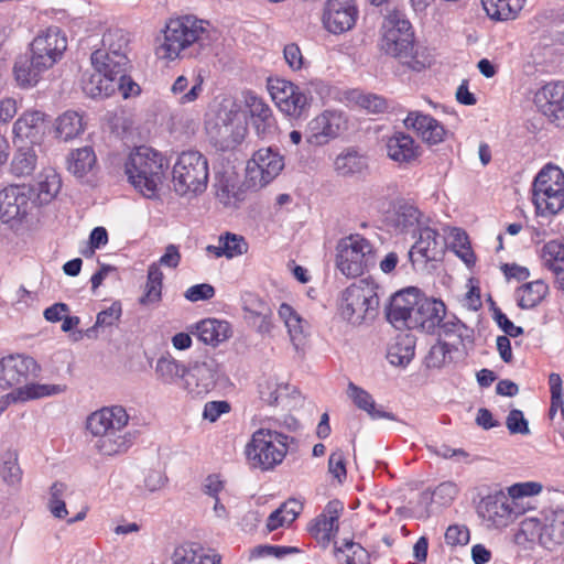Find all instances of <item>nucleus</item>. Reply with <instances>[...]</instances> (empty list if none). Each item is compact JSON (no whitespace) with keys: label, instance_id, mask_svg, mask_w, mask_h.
Returning <instances> with one entry per match:
<instances>
[{"label":"nucleus","instance_id":"obj_1","mask_svg":"<svg viewBox=\"0 0 564 564\" xmlns=\"http://www.w3.org/2000/svg\"><path fill=\"white\" fill-rule=\"evenodd\" d=\"M208 25V22L188 15L170 20L164 30V42L158 47V55L175 59L206 54L213 41Z\"/></svg>","mask_w":564,"mask_h":564},{"label":"nucleus","instance_id":"obj_2","mask_svg":"<svg viewBox=\"0 0 564 564\" xmlns=\"http://www.w3.org/2000/svg\"><path fill=\"white\" fill-rule=\"evenodd\" d=\"M381 50L414 72H422L431 65L425 48L414 45L413 28L405 17L394 11L387 15L381 25Z\"/></svg>","mask_w":564,"mask_h":564},{"label":"nucleus","instance_id":"obj_3","mask_svg":"<svg viewBox=\"0 0 564 564\" xmlns=\"http://www.w3.org/2000/svg\"><path fill=\"white\" fill-rule=\"evenodd\" d=\"M129 414L122 405L105 406L93 412L86 422L87 430L97 438L96 447L102 455H118L127 452L132 435L126 431Z\"/></svg>","mask_w":564,"mask_h":564},{"label":"nucleus","instance_id":"obj_4","mask_svg":"<svg viewBox=\"0 0 564 564\" xmlns=\"http://www.w3.org/2000/svg\"><path fill=\"white\" fill-rule=\"evenodd\" d=\"M169 164L156 150L141 145L134 149L124 163L129 182L144 197L152 198L165 178Z\"/></svg>","mask_w":564,"mask_h":564},{"label":"nucleus","instance_id":"obj_5","mask_svg":"<svg viewBox=\"0 0 564 564\" xmlns=\"http://www.w3.org/2000/svg\"><path fill=\"white\" fill-rule=\"evenodd\" d=\"M294 442V437L284 433L259 429L246 446V456L252 468L271 470L283 462Z\"/></svg>","mask_w":564,"mask_h":564},{"label":"nucleus","instance_id":"obj_6","mask_svg":"<svg viewBox=\"0 0 564 564\" xmlns=\"http://www.w3.org/2000/svg\"><path fill=\"white\" fill-rule=\"evenodd\" d=\"M208 178V161L203 153L188 150L177 156L172 170V183L176 194H202L207 188Z\"/></svg>","mask_w":564,"mask_h":564},{"label":"nucleus","instance_id":"obj_7","mask_svg":"<svg viewBox=\"0 0 564 564\" xmlns=\"http://www.w3.org/2000/svg\"><path fill=\"white\" fill-rule=\"evenodd\" d=\"M532 202L540 216L556 215L564 207V172L546 164L532 184Z\"/></svg>","mask_w":564,"mask_h":564},{"label":"nucleus","instance_id":"obj_8","mask_svg":"<svg viewBox=\"0 0 564 564\" xmlns=\"http://www.w3.org/2000/svg\"><path fill=\"white\" fill-rule=\"evenodd\" d=\"M378 307L379 297L375 288L361 281L343 291L338 310L343 319L352 326H360L375 319Z\"/></svg>","mask_w":564,"mask_h":564},{"label":"nucleus","instance_id":"obj_9","mask_svg":"<svg viewBox=\"0 0 564 564\" xmlns=\"http://www.w3.org/2000/svg\"><path fill=\"white\" fill-rule=\"evenodd\" d=\"M336 265L347 278H357L375 265L373 247L360 235H350L337 245Z\"/></svg>","mask_w":564,"mask_h":564},{"label":"nucleus","instance_id":"obj_10","mask_svg":"<svg viewBox=\"0 0 564 564\" xmlns=\"http://www.w3.org/2000/svg\"><path fill=\"white\" fill-rule=\"evenodd\" d=\"M268 90L278 108L288 116L300 118L310 108V93L292 82L269 78Z\"/></svg>","mask_w":564,"mask_h":564},{"label":"nucleus","instance_id":"obj_11","mask_svg":"<svg viewBox=\"0 0 564 564\" xmlns=\"http://www.w3.org/2000/svg\"><path fill=\"white\" fill-rule=\"evenodd\" d=\"M284 158L271 147L256 151L247 164V182L252 187H264L284 169Z\"/></svg>","mask_w":564,"mask_h":564},{"label":"nucleus","instance_id":"obj_12","mask_svg":"<svg viewBox=\"0 0 564 564\" xmlns=\"http://www.w3.org/2000/svg\"><path fill=\"white\" fill-rule=\"evenodd\" d=\"M34 205L30 185H9L0 191V219L4 224L22 221Z\"/></svg>","mask_w":564,"mask_h":564},{"label":"nucleus","instance_id":"obj_13","mask_svg":"<svg viewBox=\"0 0 564 564\" xmlns=\"http://www.w3.org/2000/svg\"><path fill=\"white\" fill-rule=\"evenodd\" d=\"M39 372L40 366L33 357L23 354L6 356L0 359V388L15 390Z\"/></svg>","mask_w":564,"mask_h":564},{"label":"nucleus","instance_id":"obj_14","mask_svg":"<svg viewBox=\"0 0 564 564\" xmlns=\"http://www.w3.org/2000/svg\"><path fill=\"white\" fill-rule=\"evenodd\" d=\"M480 516L495 528H506L521 512L512 496L499 490L487 495L479 503Z\"/></svg>","mask_w":564,"mask_h":564},{"label":"nucleus","instance_id":"obj_15","mask_svg":"<svg viewBox=\"0 0 564 564\" xmlns=\"http://www.w3.org/2000/svg\"><path fill=\"white\" fill-rule=\"evenodd\" d=\"M347 128V120L343 112L325 110L307 126L306 141L311 145L321 147L336 139Z\"/></svg>","mask_w":564,"mask_h":564},{"label":"nucleus","instance_id":"obj_16","mask_svg":"<svg viewBox=\"0 0 564 564\" xmlns=\"http://www.w3.org/2000/svg\"><path fill=\"white\" fill-rule=\"evenodd\" d=\"M358 17L356 0H327L322 20L328 32L343 34L356 25Z\"/></svg>","mask_w":564,"mask_h":564},{"label":"nucleus","instance_id":"obj_17","mask_svg":"<svg viewBox=\"0 0 564 564\" xmlns=\"http://www.w3.org/2000/svg\"><path fill=\"white\" fill-rule=\"evenodd\" d=\"M243 104L248 110L250 123L261 139L274 135L278 126L272 108L265 100L252 90L243 94Z\"/></svg>","mask_w":564,"mask_h":564},{"label":"nucleus","instance_id":"obj_18","mask_svg":"<svg viewBox=\"0 0 564 564\" xmlns=\"http://www.w3.org/2000/svg\"><path fill=\"white\" fill-rule=\"evenodd\" d=\"M534 104L556 127L564 128V82H550L534 95Z\"/></svg>","mask_w":564,"mask_h":564},{"label":"nucleus","instance_id":"obj_19","mask_svg":"<svg viewBox=\"0 0 564 564\" xmlns=\"http://www.w3.org/2000/svg\"><path fill=\"white\" fill-rule=\"evenodd\" d=\"M67 48V39L58 26H51L39 34L30 46L36 59H43L51 67L62 58Z\"/></svg>","mask_w":564,"mask_h":564},{"label":"nucleus","instance_id":"obj_20","mask_svg":"<svg viewBox=\"0 0 564 564\" xmlns=\"http://www.w3.org/2000/svg\"><path fill=\"white\" fill-rule=\"evenodd\" d=\"M223 375L220 364L212 356H205L202 360L191 362L187 367V386L194 381L196 394H206L215 389Z\"/></svg>","mask_w":564,"mask_h":564},{"label":"nucleus","instance_id":"obj_21","mask_svg":"<svg viewBox=\"0 0 564 564\" xmlns=\"http://www.w3.org/2000/svg\"><path fill=\"white\" fill-rule=\"evenodd\" d=\"M343 511V502L334 499L328 501L323 512L312 521L308 530L324 549L335 538L338 531V520Z\"/></svg>","mask_w":564,"mask_h":564},{"label":"nucleus","instance_id":"obj_22","mask_svg":"<svg viewBox=\"0 0 564 564\" xmlns=\"http://www.w3.org/2000/svg\"><path fill=\"white\" fill-rule=\"evenodd\" d=\"M413 327L433 334L446 315V306L442 300L427 297L423 293L414 306Z\"/></svg>","mask_w":564,"mask_h":564},{"label":"nucleus","instance_id":"obj_23","mask_svg":"<svg viewBox=\"0 0 564 564\" xmlns=\"http://www.w3.org/2000/svg\"><path fill=\"white\" fill-rule=\"evenodd\" d=\"M403 123L405 128L413 129L429 145L443 142L447 134V130L440 121L422 111H410Z\"/></svg>","mask_w":564,"mask_h":564},{"label":"nucleus","instance_id":"obj_24","mask_svg":"<svg viewBox=\"0 0 564 564\" xmlns=\"http://www.w3.org/2000/svg\"><path fill=\"white\" fill-rule=\"evenodd\" d=\"M387 154L399 164H411L421 155L420 145L405 132H394L388 138Z\"/></svg>","mask_w":564,"mask_h":564},{"label":"nucleus","instance_id":"obj_25","mask_svg":"<svg viewBox=\"0 0 564 564\" xmlns=\"http://www.w3.org/2000/svg\"><path fill=\"white\" fill-rule=\"evenodd\" d=\"M191 333L204 344L216 347L231 337L232 328L227 321L205 318L191 326Z\"/></svg>","mask_w":564,"mask_h":564},{"label":"nucleus","instance_id":"obj_26","mask_svg":"<svg viewBox=\"0 0 564 564\" xmlns=\"http://www.w3.org/2000/svg\"><path fill=\"white\" fill-rule=\"evenodd\" d=\"M51 68L43 59H36V55L33 52L21 55L14 63L13 73L15 80L21 87L35 86L42 73Z\"/></svg>","mask_w":564,"mask_h":564},{"label":"nucleus","instance_id":"obj_27","mask_svg":"<svg viewBox=\"0 0 564 564\" xmlns=\"http://www.w3.org/2000/svg\"><path fill=\"white\" fill-rule=\"evenodd\" d=\"M242 310L245 318L253 324L259 321V333H268L271 329L272 310L267 301L254 293H246L242 296Z\"/></svg>","mask_w":564,"mask_h":564},{"label":"nucleus","instance_id":"obj_28","mask_svg":"<svg viewBox=\"0 0 564 564\" xmlns=\"http://www.w3.org/2000/svg\"><path fill=\"white\" fill-rule=\"evenodd\" d=\"M45 132V113L39 110L24 112L13 124L17 139L34 144Z\"/></svg>","mask_w":564,"mask_h":564},{"label":"nucleus","instance_id":"obj_29","mask_svg":"<svg viewBox=\"0 0 564 564\" xmlns=\"http://www.w3.org/2000/svg\"><path fill=\"white\" fill-rule=\"evenodd\" d=\"M368 169L367 156L357 148L344 149L334 161L335 172L343 177L360 175Z\"/></svg>","mask_w":564,"mask_h":564},{"label":"nucleus","instance_id":"obj_30","mask_svg":"<svg viewBox=\"0 0 564 564\" xmlns=\"http://www.w3.org/2000/svg\"><path fill=\"white\" fill-rule=\"evenodd\" d=\"M91 64L95 70L100 72L107 77H118L130 68V59L121 55L110 56L104 50H96L91 54Z\"/></svg>","mask_w":564,"mask_h":564},{"label":"nucleus","instance_id":"obj_31","mask_svg":"<svg viewBox=\"0 0 564 564\" xmlns=\"http://www.w3.org/2000/svg\"><path fill=\"white\" fill-rule=\"evenodd\" d=\"M440 235L435 229L424 227L419 230V238L408 252L409 260L414 264V254L419 253L424 262L435 260Z\"/></svg>","mask_w":564,"mask_h":564},{"label":"nucleus","instance_id":"obj_32","mask_svg":"<svg viewBox=\"0 0 564 564\" xmlns=\"http://www.w3.org/2000/svg\"><path fill=\"white\" fill-rule=\"evenodd\" d=\"M173 564H220V560L198 543H185L175 549Z\"/></svg>","mask_w":564,"mask_h":564},{"label":"nucleus","instance_id":"obj_33","mask_svg":"<svg viewBox=\"0 0 564 564\" xmlns=\"http://www.w3.org/2000/svg\"><path fill=\"white\" fill-rule=\"evenodd\" d=\"M347 394L352 400L354 404L358 409L367 412L371 419H388L392 421L395 420L393 413L378 409L371 394L365 389L356 386L354 382L348 383Z\"/></svg>","mask_w":564,"mask_h":564},{"label":"nucleus","instance_id":"obj_34","mask_svg":"<svg viewBox=\"0 0 564 564\" xmlns=\"http://www.w3.org/2000/svg\"><path fill=\"white\" fill-rule=\"evenodd\" d=\"M544 264L555 274L558 289L564 291V243L550 241L542 249Z\"/></svg>","mask_w":564,"mask_h":564},{"label":"nucleus","instance_id":"obj_35","mask_svg":"<svg viewBox=\"0 0 564 564\" xmlns=\"http://www.w3.org/2000/svg\"><path fill=\"white\" fill-rule=\"evenodd\" d=\"M248 250V243L242 236L226 232L219 236L218 246H208L207 251L217 258L226 257L228 259L241 256Z\"/></svg>","mask_w":564,"mask_h":564},{"label":"nucleus","instance_id":"obj_36","mask_svg":"<svg viewBox=\"0 0 564 564\" xmlns=\"http://www.w3.org/2000/svg\"><path fill=\"white\" fill-rule=\"evenodd\" d=\"M525 0H481L487 15L498 21L514 19Z\"/></svg>","mask_w":564,"mask_h":564},{"label":"nucleus","instance_id":"obj_37","mask_svg":"<svg viewBox=\"0 0 564 564\" xmlns=\"http://www.w3.org/2000/svg\"><path fill=\"white\" fill-rule=\"evenodd\" d=\"M65 389L66 387L62 384L25 383L23 387L13 390L8 397H12L13 401H30L59 394Z\"/></svg>","mask_w":564,"mask_h":564},{"label":"nucleus","instance_id":"obj_38","mask_svg":"<svg viewBox=\"0 0 564 564\" xmlns=\"http://www.w3.org/2000/svg\"><path fill=\"white\" fill-rule=\"evenodd\" d=\"M61 187V177L55 171H50L47 174L41 175L37 184L32 186L34 191V204H48L58 194Z\"/></svg>","mask_w":564,"mask_h":564},{"label":"nucleus","instance_id":"obj_39","mask_svg":"<svg viewBox=\"0 0 564 564\" xmlns=\"http://www.w3.org/2000/svg\"><path fill=\"white\" fill-rule=\"evenodd\" d=\"M97 162L96 154L90 147L73 150L67 159L68 171L78 177H83L93 170Z\"/></svg>","mask_w":564,"mask_h":564},{"label":"nucleus","instance_id":"obj_40","mask_svg":"<svg viewBox=\"0 0 564 564\" xmlns=\"http://www.w3.org/2000/svg\"><path fill=\"white\" fill-rule=\"evenodd\" d=\"M155 373L162 383L172 384L181 378H187V367L170 356H162L156 361Z\"/></svg>","mask_w":564,"mask_h":564},{"label":"nucleus","instance_id":"obj_41","mask_svg":"<svg viewBox=\"0 0 564 564\" xmlns=\"http://www.w3.org/2000/svg\"><path fill=\"white\" fill-rule=\"evenodd\" d=\"M547 285L542 280L523 284L517 290L518 305L529 310L539 305L547 293Z\"/></svg>","mask_w":564,"mask_h":564},{"label":"nucleus","instance_id":"obj_42","mask_svg":"<svg viewBox=\"0 0 564 564\" xmlns=\"http://www.w3.org/2000/svg\"><path fill=\"white\" fill-rule=\"evenodd\" d=\"M83 90L90 98L104 99L113 95V78L107 77L100 72L91 74L83 82Z\"/></svg>","mask_w":564,"mask_h":564},{"label":"nucleus","instance_id":"obj_43","mask_svg":"<svg viewBox=\"0 0 564 564\" xmlns=\"http://www.w3.org/2000/svg\"><path fill=\"white\" fill-rule=\"evenodd\" d=\"M36 162L37 155L33 147L19 145L11 162V172L15 176L30 175L35 170Z\"/></svg>","mask_w":564,"mask_h":564},{"label":"nucleus","instance_id":"obj_44","mask_svg":"<svg viewBox=\"0 0 564 564\" xmlns=\"http://www.w3.org/2000/svg\"><path fill=\"white\" fill-rule=\"evenodd\" d=\"M84 131L83 116L68 110L57 118L56 133L64 141L79 135Z\"/></svg>","mask_w":564,"mask_h":564},{"label":"nucleus","instance_id":"obj_45","mask_svg":"<svg viewBox=\"0 0 564 564\" xmlns=\"http://www.w3.org/2000/svg\"><path fill=\"white\" fill-rule=\"evenodd\" d=\"M458 488L453 481H443L432 491L425 490L421 494V501L436 503L440 507H448L455 500Z\"/></svg>","mask_w":564,"mask_h":564},{"label":"nucleus","instance_id":"obj_46","mask_svg":"<svg viewBox=\"0 0 564 564\" xmlns=\"http://www.w3.org/2000/svg\"><path fill=\"white\" fill-rule=\"evenodd\" d=\"M129 42L130 40L126 31L121 29L109 30L102 35V50L110 54V56L116 54L128 57Z\"/></svg>","mask_w":564,"mask_h":564},{"label":"nucleus","instance_id":"obj_47","mask_svg":"<svg viewBox=\"0 0 564 564\" xmlns=\"http://www.w3.org/2000/svg\"><path fill=\"white\" fill-rule=\"evenodd\" d=\"M457 350L456 343H446L441 339L430 348L425 357L427 368H442L446 362L452 361V351Z\"/></svg>","mask_w":564,"mask_h":564},{"label":"nucleus","instance_id":"obj_48","mask_svg":"<svg viewBox=\"0 0 564 564\" xmlns=\"http://www.w3.org/2000/svg\"><path fill=\"white\" fill-rule=\"evenodd\" d=\"M68 487L62 481H55L50 487V498L47 508L50 512L57 519H66L68 511L64 497L66 496Z\"/></svg>","mask_w":564,"mask_h":564},{"label":"nucleus","instance_id":"obj_49","mask_svg":"<svg viewBox=\"0 0 564 564\" xmlns=\"http://www.w3.org/2000/svg\"><path fill=\"white\" fill-rule=\"evenodd\" d=\"M187 86H188L187 77L184 75H181L175 79V82L173 83V85L171 87V91L174 95H181V97L178 98V102L181 105L194 102L199 97V95L203 93L202 77L199 76L197 78V82L192 86V88L187 93H185V90L187 89Z\"/></svg>","mask_w":564,"mask_h":564},{"label":"nucleus","instance_id":"obj_50","mask_svg":"<svg viewBox=\"0 0 564 564\" xmlns=\"http://www.w3.org/2000/svg\"><path fill=\"white\" fill-rule=\"evenodd\" d=\"M437 327L441 328V334L444 335L445 337H456V345H465V343H473V330L468 328L457 317H454L453 319H448L446 322L443 321Z\"/></svg>","mask_w":564,"mask_h":564},{"label":"nucleus","instance_id":"obj_51","mask_svg":"<svg viewBox=\"0 0 564 564\" xmlns=\"http://www.w3.org/2000/svg\"><path fill=\"white\" fill-rule=\"evenodd\" d=\"M0 476L2 480L9 486H14L21 481L22 470L18 464V454L15 452L8 451L2 456Z\"/></svg>","mask_w":564,"mask_h":564},{"label":"nucleus","instance_id":"obj_52","mask_svg":"<svg viewBox=\"0 0 564 564\" xmlns=\"http://www.w3.org/2000/svg\"><path fill=\"white\" fill-rule=\"evenodd\" d=\"M346 555V564H364L367 560V551L352 540H345L341 545L335 544V554Z\"/></svg>","mask_w":564,"mask_h":564},{"label":"nucleus","instance_id":"obj_53","mask_svg":"<svg viewBox=\"0 0 564 564\" xmlns=\"http://www.w3.org/2000/svg\"><path fill=\"white\" fill-rule=\"evenodd\" d=\"M413 312L403 306H400L390 301L389 306L387 307V319L395 327V328H408L412 329L413 327Z\"/></svg>","mask_w":564,"mask_h":564},{"label":"nucleus","instance_id":"obj_54","mask_svg":"<svg viewBox=\"0 0 564 564\" xmlns=\"http://www.w3.org/2000/svg\"><path fill=\"white\" fill-rule=\"evenodd\" d=\"M300 552V549L296 546L261 544L251 550L250 557L261 558L273 556L276 558H283L288 555L297 554Z\"/></svg>","mask_w":564,"mask_h":564},{"label":"nucleus","instance_id":"obj_55","mask_svg":"<svg viewBox=\"0 0 564 564\" xmlns=\"http://www.w3.org/2000/svg\"><path fill=\"white\" fill-rule=\"evenodd\" d=\"M119 91L121 96L127 99L132 96H138L141 91L140 86L128 75V72H123L118 77H113V94Z\"/></svg>","mask_w":564,"mask_h":564},{"label":"nucleus","instance_id":"obj_56","mask_svg":"<svg viewBox=\"0 0 564 564\" xmlns=\"http://www.w3.org/2000/svg\"><path fill=\"white\" fill-rule=\"evenodd\" d=\"M121 314V303L119 301H115L108 308L97 314L96 323L91 330H94L96 327L112 326L120 319ZM88 332H90V329Z\"/></svg>","mask_w":564,"mask_h":564},{"label":"nucleus","instance_id":"obj_57","mask_svg":"<svg viewBox=\"0 0 564 564\" xmlns=\"http://www.w3.org/2000/svg\"><path fill=\"white\" fill-rule=\"evenodd\" d=\"M422 295V292L414 286L406 288L397 292L392 297L391 302L403 306L404 308L414 312V306L417 305V302Z\"/></svg>","mask_w":564,"mask_h":564},{"label":"nucleus","instance_id":"obj_58","mask_svg":"<svg viewBox=\"0 0 564 564\" xmlns=\"http://www.w3.org/2000/svg\"><path fill=\"white\" fill-rule=\"evenodd\" d=\"M492 318L497 325L502 329L507 337H519L523 334V328L516 326L508 316L501 312L499 307L492 308Z\"/></svg>","mask_w":564,"mask_h":564},{"label":"nucleus","instance_id":"obj_59","mask_svg":"<svg viewBox=\"0 0 564 564\" xmlns=\"http://www.w3.org/2000/svg\"><path fill=\"white\" fill-rule=\"evenodd\" d=\"M469 539V530L466 525L453 524L445 532V541L452 546L466 545Z\"/></svg>","mask_w":564,"mask_h":564},{"label":"nucleus","instance_id":"obj_60","mask_svg":"<svg viewBox=\"0 0 564 564\" xmlns=\"http://www.w3.org/2000/svg\"><path fill=\"white\" fill-rule=\"evenodd\" d=\"M229 411L230 403L226 400L208 401L204 405L203 419L214 423Z\"/></svg>","mask_w":564,"mask_h":564},{"label":"nucleus","instance_id":"obj_61","mask_svg":"<svg viewBox=\"0 0 564 564\" xmlns=\"http://www.w3.org/2000/svg\"><path fill=\"white\" fill-rule=\"evenodd\" d=\"M414 357V346H405L404 348L395 345L388 352L390 364L394 366L405 367Z\"/></svg>","mask_w":564,"mask_h":564},{"label":"nucleus","instance_id":"obj_62","mask_svg":"<svg viewBox=\"0 0 564 564\" xmlns=\"http://www.w3.org/2000/svg\"><path fill=\"white\" fill-rule=\"evenodd\" d=\"M215 288L208 283H199L188 288L184 294L189 302L207 301L215 296Z\"/></svg>","mask_w":564,"mask_h":564},{"label":"nucleus","instance_id":"obj_63","mask_svg":"<svg viewBox=\"0 0 564 564\" xmlns=\"http://www.w3.org/2000/svg\"><path fill=\"white\" fill-rule=\"evenodd\" d=\"M260 399L269 404L274 405L279 400V384L271 379L262 380L258 383Z\"/></svg>","mask_w":564,"mask_h":564},{"label":"nucleus","instance_id":"obj_64","mask_svg":"<svg viewBox=\"0 0 564 564\" xmlns=\"http://www.w3.org/2000/svg\"><path fill=\"white\" fill-rule=\"evenodd\" d=\"M507 427L511 434H528L529 425L522 411L513 409L507 416Z\"/></svg>","mask_w":564,"mask_h":564}]
</instances>
